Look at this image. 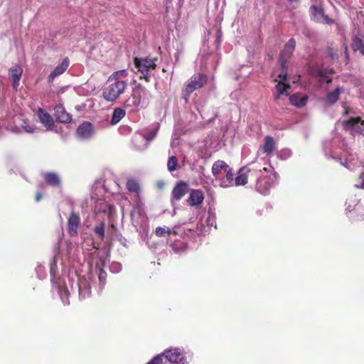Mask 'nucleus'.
I'll return each mask as SVG.
<instances>
[{"label": "nucleus", "mask_w": 364, "mask_h": 364, "mask_svg": "<svg viewBox=\"0 0 364 364\" xmlns=\"http://www.w3.org/2000/svg\"><path fill=\"white\" fill-rule=\"evenodd\" d=\"M108 85L104 88L102 96L107 102H114L122 95L127 88V80L110 81L109 77L107 80Z\"/></svg>", "instance_id": "nucleus-1"}, {"label": "nucleus", "mask_w": 364, "mask_h": 364, "mask_svg": "<svg viewBox=\"0 0 364 364\" xmlns=\"http://www.w3.org/2000/svg\"><path fill=\"white\" fill-rule=\"evenodd\" d=\"M208 82V76L203 73H196L192 75L186 82L182 91L183 98L186 102H188L191 94L195 90L203 87Z\"/></svg>", "instance_id": "nucleus-2"}, {"label": "nucleus", "mask_w": 364, "mask_h": 364, "mask_svg": "<svg viewBox=\"0 0 364 364\" xmlns=\"http://www.w3.org/2000/svg\"><path fill=\"white\" fill-rule=\"evenodd\" d=\"M156 58H134V63L135 68L137 69V71L141 74L139 77L140 79H145L146 82H149L150 74L149 71L151 70H154L156 68V64L155 63V60Z\"/></svg>", "instance_id": "nucleus-3"}, {"label": "nucleus", "mask_w": 364, "mask_h": 364, "mask_svg": "<svg viewBox=\"0 0 364 364\" xmlns=\"http://www.w3.org/2000/svg\"><path fill=\"white\" fill-rule=\"evenodd\" d=\"M296 48V41L290 38L279 53V63L282 68L287 69L288 64Z\"/></svg>", "instance_id": "nucleus-4"}, {"label": "nucleus", "mask_w": 364, "mask_h": 364, "mask_svg": "<svg viewBox=\"0 0 364 364\" xmlns=\"http://www.w3.org/2000/svg\"><path fill=\"white\" fill-rule=\"evenodd\" d=\"M165 362L169 364H186V358L180 348L168 349L162 353Z\"/></svg>", "instance_id": "nucleus-5"}, {"label": "nucleus", "mask_w": 364, "mask_h": 364, "mask_svg": "<svg viewBox=\"0 0 364 364\" xmlns=\"http://www.w3.org/2000/svg\"><path fill=\"white\" fill-rule=\"evenodd\" d=\"M189 191L188 183L180 181L177 182L171 192V201L180 200Z\"/></svg>", "instance_id": "nucleus-6"}, {"label": "nucleus", "mask_w": 364, "mask_h": 364, "mask_svg": "<svg viewBox=\"0 0 364 364\" xmlns=\"http://www.w3.org/2000/svg\"><path fill=\"white\" fill-rule=\"evenodd\" d=\"M80 225V218L77 213L72 212L68 219V232L70 236H76Z\"/></svg>", "instance_id": "nucleus-7"}, {"label": "nucleus", "mask_w": 364, "mask_h": 364, "mask_svg": "<svg viewBox=\"0 0 364 364\" xmlns=\"http://www.w3.org/2000/svg\"><path fill=\"white\" fill-rule=\"evenodd\" d=\"M272 185L273 181L270 176H259L256 183V190L262 195H267Z\"/></svg>", "instance_id": "nucleus-8"}, {"label": "nucleus", "mask_w": 364, "mask_h": 364, "mask_svg": "<svg viewBox=\"0 0 364 364\" xmlns=\"http://www.w3.org/2000/svg\"><path fill=\"white\" fill-rule=\"evenodd\" d=\"M133 92L141 105L149 103L151 95L146 87L139 85L135 87Z\"/></svg>", "instance_id": "nucleus-9"}, {"label": "nucleus", "mask_w": 364, "mask_h": 364, "mask_svg": "<svg viewBox=\"0 0 364 364\" xmlns=\"http://www.w3.org/2000/svg\"><path fill=\"white\" fill-rule=\"evenodd\" d=\"M253 170L251 169L249 166H243L237 172V176L235 178V186H245L247 181L248 178L250 175H252V171Z\"/></svg>", "instance_id": "nucleus-10"}, {"label": "nucleus", "mask_w": 364, "mask_h": 364, "mask_svg": "<svg viewBox=\"0 0 364 364\" xmlns=\"http://www.w3.org/2000/svg\"><path fill=\"white\" fill-rule=\"evenodd\" d=\"M204 198V193L201 190L191 189L186 202L189 206H198L202 204Z\"/></svg>", "instance_id": "nucleus-11"}, {"label": "nucleus", "mask_w": 364, "mask_h": 364, "mask_svg": "<svg viewBox=\"0 0 364 364\" xmlns=\"http://www.w3.org/2000/svg\"><path fill=\"white\" fill-rule=\"evenodd\" d=\"M54 110L55 117L58 122L66 124L71 122L72 116L65 110L62 105H57Z\"/></svg>", "instance_id": "nucleus-12"}, {"label": "nucleus", "mask_w": 364, "mask_h": 364, "mask_svg": "<svg viewBox=\"0 0 364 364\" xmlns=\"http://www.w3.org/2000/svg\"><path fill=\"white\" fill-rule=\"evenodd\" d=\"M70 64V60L68 58H65L60 64L57 65L55 69L50 73L48 77V82L51 83L53 82L54 79L64 73L68 69Z\"/></svg>", "instance_id": "nucleus-13"}, {"label": "nucleus", "mask_w": 364, "mask_h": 364, "mask_svg": "<svg viewBox=\"0 0 364 364\" xmlns=\"http://www.w3.org/2000/svg\"><path fill=\"white\" fill-rule=\"evenodd\" d=\"M93 134V126L89 122H84L77 129V134L82 139H89Z\"/></svg>", "instance_id": "nucleus-14"}, {"label": "nucleus", "mask_w": 364, "mask_h": 364, "mask_svg": "<svg viewBox=\"0 0 364 364\" xmlns=\"http://www.w3.org/2000/svg\"><path fill=\"white\" fill-rule=\"evenodd\" d=\"M38 115L40 122L46 127L48 130H52L54 127V120L53 117L43 109L39 108Z\"/></svg>", "instance_id": "nucleus-15"}, {"label": "nucleus", "mask_w": 364, "mask_h": 364, "mask_svg": "<svg viewBox=\"0 0 364 364\" xmlns=\"http://www.w3.org/2000/svg\"><path fill=\"white\" fill-rule=\"evenodd\" d=\"M9 72L10 78L12 80L13 87L14 90H17L23 70L19 65H15L10 68Z\"/></svg>", "instance_id": "nucleus-16"}, {"label": "nucleus", "mask_w": 364, "mask_h": 364, "mask_svg": "<svg viewBox=\"0 0 364 364\" xmlns=\"http://www.w3.org/2000/svg\"><path fill=\"white\" fill-rule=\"evenodd\" d=\"M308 97L301 93H295L289 97L291 104L297 107H302L306 105Z\"/></svg>", "instance_id": "nucleus-17"}, {"label": "nucleus", "mask_w": 364, "mask_h": 364, "mask_svg": "<svg viewBox=\"0 0 364 364\" xmlns=\"http://www.w3.org/2000/svg\"><path fill=\"white\" fill-rule=\"evenodd\" d=\"M225 177L220 180V186L223 188H228L235 186V175L230 168L227 169Z\"/></svg>", "instance_id": "nucleus-18"}, {"label": "nucleus", "mask_w": 364, "mask_h": 364, "mask_svg": "<svg viewBox=\"0 0 364 364\" xmlns=\"http://www.w3.org/2000/svg\"><path fill=\"white\" fill-rule=\"evenodd\" d=\"M228 168V165L224 161L218 160L213 164L212 173L215 178H218L223 171H226Z\"/></svg>", "instance_id": "nucleus-19"}, {"label": "nucleus", "mask_w": 364, "mask_h": 364, "mask_svg": "<svg viewBox=\"0 0 364 364\" xmlns=\"http://www.w3.org/2000/svg\"><path fill=\"white\" fill-rule=\"evenodd\" d=\"M43 178L45 182L51 186L57 187L60 184V180L58 176L53 172H48L44 173Z\"/></svg>", "instance_id": "nucleus-20"}, {"label": "nucleus", "mask_w": 364, "mask_h": 364, "mask_svg": "<svg viewBox=\"0 0 364 364\" xmlns=\"http://www.w3.org/2000/svg\"><path fill=\"white\" fill-rule=\"evenodd\" d=\"M342 92L343 90L341 87H336L333 91L327 92L326 103L328 105H334L339 100Z\"/></svg>", "instance_id": "nucleus-21"}, {"label": "nucleus", "mask_w": 364, "mask_h": 364, "mask_svg": "<svg viewBox=\"0 0 364 364\" xmlns=\"http://www.w3.org/2000/svg\"><path fill=\"white\" fill-rule=\"evenodd\" d=\"M275 88L277 92V95H274L275 100H277L282 95H289L288 90L290 89V85L288 82L279 81Z\"/></svg>", "instance_id": "nucleus-22"}, {"label": "nucleus", "mask_w": 364, "mask_h": 364, "mask_svg": "<svg viewBox=\"0 0 364 364\" xmlns=\"http://www.w3.org/2000/svg\"><path fill=\"white\" fill-rule=\"evenodd\" d=\"M309 12L311 20L318 22L320 21V17L323 16L324 10L321 6L312 5L309 9Z\"/></svg>", "instance_id": "nucleus-23"}, {"label": "nucleus", "mask_w": 364, "mask_h": 364, "mask_svg": "<svg viewBox=\"0 0 364 364\" xmlns=\"http://www.w3.org/2000/svg\"><path fill=\"white\" fill-rule=\"evenodd\" d=\"M124 105L125 107L130 108L131 111H136L139 109V107L141 106L134 92L132 95L124 101Z\"/></svg>", "instance_id": "nucleus-24"}, {"label": "nucleus", "mask_w": 364, "mask_h": 364, "mask_svg": "<svg viewBox=\"0 0 364 364\" xmlns=\"http://www.w3.org/2000/svg\"><path fill=\"white\" fill-rule=\"evenodd\" d=\"M125 110L122 108H115L112 114L111 124L115 125L120 122V120L125 117Z\"/></svg>", "instance_id": "nucleus-25"}, {"label": "nucleus", "mask_w": 364, "mask_h": 364, "mask_svg": "<svg viewBox=\"0 0 364 364\" xmlns=\"http://www.w3.org/2000/svg\"><path fill=\"white\" fill-rule=\"evenodd\" d=\"M351 46L354 51L358 50L362 55H364V41L360 36L353 37Z\"/></svg>", "instance_id": "nucleus-26"}, {"label": "nucleus", "mask_w": 364, "mask_h": 364, "mask_svg": "<svg viewBox=\"0 0 364 364\" xmlns=\"http://www.w3.org/2000/svg\"><path fill=\"white\" fill-rule=\"evenodd\" d=\"M274 141L273 137L267 136L264 139V144L262 146L263 151L267 154H271L274 149Z\"/></svg>", "instance_id": "nucleus-27"}, {"label": "nucleus", "mask_w": 364, "mask_h": 364, "mask_svg": "<svg viewBox=\"0 0 364 364\" xmlns=\"http://www.w3.org/2000/svg\"><path fill=\"white\" fill-rule=\"evenodd\" d=\"M126 188L130 193L139 194L140 191V186L138 181L134 178L128 179L126 183Z\"/></svg>", "instance_id": "nucleus-28"}, {"label": "nucleus", "mask_w": 364, "mask_h": 364, "mask_svg": "<svg viewBox=\"0 0 364 364\" xmlns=\"http://www.w3.org/2000/svg\"><path fill=\"white\" fill-rule=\"evenodd\" d=\"M361 122V119L359 117H351L348 120H345L343 122V127L345 129L349 130L355 129V127L358 125Z\"/></svg>", "instance_id": "nucleus-29"}, {"label": "nucleus", "mask_w": 364, "mask_h": 364, "mask_svg": "<svg viewBox=\"0 0 364 364\" xmlns=\"http://www.w3.org/2000/svg\"><path fill=\"white\" fill-rule=\"evenodd\" d=\"M128 74L126 70H120L113 73L109 77L110 81L115 80H127Z\"/></svg>", "instance_id": "nucleus-30"}, {"label": "nucleus", "mask_w": 364, "mask_h": 364, "mask_svg": "<svg viewBox=\"0 0 364 364\" xmlns=\"http://www.w3.org/2000/svg\"><path fill=\"white\" fill-rule=\"evenodd\" d=\"M93 231L99 238L103 240L105 235V223L102 221L99 225L94 228Z\"/></svg>", "instance_id": "nucleus-31"}, {"label": "nucleus", "mask_w": 364, "mask_h": 364, "mask_svg": "<svg viewBox=\"0 0 364 364\" xmlns=\"http://www.w3.org/2000/svg\"><path fill=\"white\" fill-rule=\"evenodd\" d=\"M178 159L175 156H171L167 163V167L169 171L172 172L177 169Z\"/></svg>", "instance_id": "nucleus-32"}, {"label": "nucleus", "mask_w": 364, "mask_h": 364, "mask_svg": "<svg viewBox=\"0 0 364 364\" xmlns=\"http://www.w3.org/2000/svg\"><path fill=\"white\" fill-rule=\"evenodd\" d=\"M95 268H96V271L98 274V278H99L100 282L102 284H105V282L106 281V278H107L106 272L98 264H96Z\"/></svg>", "instance_id": "nucleus-33"}, {"label": "nucleus", "mask_w": 364, "mask_h": 364, "mask_svg": "<svg viewBox=\"0 0 364 364\" xmlns=\"http://www.w3.org/2000/svg\"><path fill=\"white\" fill-rule=\"evenodd\" d=\"M172 230L170 228L157 227L155 230V234L158 237H164L166 234L171 235Z\"/></svg>", "instance_id": "nucleus-34"}, {"label": "nucleus", "mask_w": 364, "mask_h": 364, "mask_svg": "<svg viewBox=\"0 0 364 364\" xmlns=\"http://www.w3.org/2000/svg\"><path fill=\"white\" fill-rule=\"evenodd\" d=\"M164 358L162 354H159L156 356L154 357L149 363L146 364H166V362L164 361Z\"/></svg>", "instance_id": "nucleus-35"}, {"label": "nucleus", "mask_w": 364, "mask_h": 364, "mask_svg": "<svg viewBox=\"0 0 364 364\" xmlns=\"http://www.w3.org/2000/svg\"><path fill=\"white\" fill-rule=\"evenodd\" d=\"M158 129H159V128H156V129H152V130L148 132L147 133L144 134V139L149 141L153 140L157 134Z\"/></svg>", "instance_id": "nucleus-36"}, {"label": "nucleus", "mask_w": 364, "mask_h": 364, "mask_svg": "<svg viewBox=\"0 0 364 364\" xmlns=\"http://www.w3.org/2000/svg\"><path fill=\"white\" fill-rule=\"evenodd\" d=\"M355 186L358 188H364V173H361L355 180Z\"/></svg>", "instance_id": "nucleus-37"}, {"label": "nucleus", "mask_w": 364, "mask_h": 364, "mask_svg": "<svg viewBox=\"0 0 364 364\" xmlns=\"http://www.w3.org/2000/svg\"><path fill=\"white\" fill-rule=\"evenodd\" d=\"M317 75L321 77V80H326L327 84H330L332 82V79L326 76L325 73L321 70L318 71Z\"/></svg>", "instance_id": "nucleus-38"}, {"label": "nucleus", "mask_w": 364, "mask_h": 364, "mask_svg": "<svg viewBox=\"0 0 364 364\" xmlns=\"http://www.w3.org/2000/svg\"><path fill=\"white\" fill-rule=\"evenodd\" d=\"M278 77L280 79L279 81L283 82H287V69L282 68L281 73L279 75Z\"/></svg>", "instance_id": "nucleus-39"}, {"label": "nucleus", "mask_w": 364, "mask_h": 364, "mask_svg": "<svg viewBox=\"0 0 364 364\" xmlns=\"http://www.w3.org/2000/svg\"><path fill=\"white\" fill-rule=\"evenodd\" d=\"M321 17H322L324 20V21L326 22V23L330 25V24H332L334 23V21L331 18H330L328 16L325 15V14H323V16H321Z\"/></svg>", "instance_id": "nucleus-40"}, {"label": "nucleus", "mask_w": 364, "mask_h": 364, "mask_svg": "<svg viewBox=\"0 0 364 364\" xmlns=\"http://www.w3.org/2000/svg\"><path fill=\"white\" fill-rule=\"evenodd\" d=\"M221 32L220 31H218L217 32V36H216V43L218 44H220V41H221Z\"/></svg>", "instance_id": "nucleus-41"}, {"label": "nucleus", "mask_w": 364, "mask_h": 364, "mask_svg": "<svg viewBox=\"0 0 364 364\" xmlns=\"http://www.w3.org/2000/svg\"><path fill=\"white\" fill-rule=\"evenodd\" d=\"M41 198H42V195H41V193L40 192H37V193H36V196H35V200H36V202L40 201V200H41Z\"/></svg>", "instance_id": "nucleus-42"}, {"label": "nucleus", "mask_w": 364, "mask_h": 364, "mask_svg": "<svg viewBox=\"0 0 364 364\" xmlns=\"http://www.w3.org/2000/svg\"><path fill=\"white\" fill-rule=\"evenodd\" d=\"M25 131L26 132H28V133H32V132H34V128L31 127H25Z\"/></svg>", "instance_id": "nucleus-43"}, {"label": "nucleus", "mask_w": 364, "mask_h": 364, "mask_svg": "<svg viewBox=\"0 0 364 364\" xmlns=\"http://www.w3.org/2000/svg\"><path fill=\"white\" fill-rule=\"evenodd\" d=\"M349 113H350V109L348 107H345L344 114L348 115V114H349Z\"/></svg>", "instance_id": "nucleus-44"}, {"label": "nucleus", "mask_w": 364, "mask_h": 364, "mask_svg": "<svg viewBox=\"0 0 364 364\" xmlns=\"http://www.w3.org/2000/svg\"><path fill=\"white\" fill-rule=\"evenodd\" d=\"M172 230L171 234L175 235H178V233L176 230Z\"/></svg>", "instance_id": "nucleus-45"}, {"label": "nucleus", "mask_w": 364, "mask_h": 364, "mask_svg": "<svg viewBox=\"0 0 364 364\" xmlns=\"http://www.w3.org/2000/svg\"><path fill=\"white\" fill-rule=\"evenodd\" d=\"M110 226H111V228H113V229H115V228H116V227H115V225H114V224H112Z\"/></svg>", "instance_id": "nucleus-46"}, {"label": "nucleus", "mask_w": 364, "mask_h": 364, "mask_svg": "<svg viewBox=\"0 0 364 364\" xmlns=\"http://www.w3.org/2000/svg\"><path fill=\"white\" fill-rule=\"evenodd\" d=\"M289 1L294 2V1H299V0H288Z\"/></svg>", "instance_id": "nucleus-47"}, {"label": "nucleus", "mask_w": 364, "mask_h": 364, "mask_svg": "<svg viewBox=\"0 0 364 364\" xmlns=\"http://www.w3.org/2000/svg\"><path fill=\"white\" fill-rule=\"evenodd\" d=\"M262 170H263V171H267V168H263V169H262Z\"/></svg>", "instance_id": "nucleus-48"}, {"label": "nucleus", "mask_w": 364, "mask_h": 364, "mask_svg": "<svg viewBox=\"0 0 364 364\" xmlns=\"http://www.w3.org/2000/svg\"><path fill=\"white\" fill-rule=\"evenodd\" d=\"M101 211H102V212H103V213H105V212H106V210H105V209H104V210H102Z\"/></svg>", "instance_id": "nucleus-49"}]
</instances>
